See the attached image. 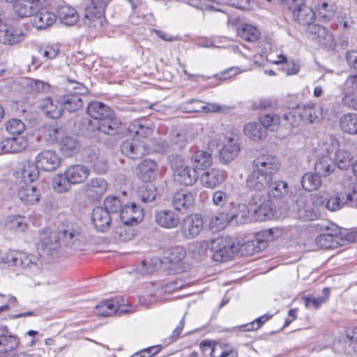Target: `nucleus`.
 <instances>
[{"label":"nucleus","mask_w":357,"mask_h":357,"mask_svg":"<svg viewBox=\"0 0 357 357\" xmlns=\"http://www.w3.org/2000/svg\"><path fill=\"white\" fill-rule=\"evenodd\" d=\"M236 239L220 236L211 240L210 252L215 261L223 262L231 259L237 253Z\"/></svg>","instance_id":"obj_4"},{"label":"nucleus","mask_w":357,"mask_h":357,"mask_svg":"<svg viewBox=\"0 0 357 357\" xmlns=\"http://www.w3.org/2000/svg\"><path fill=\"white\" fill-rule=\"evenodd\" d=\"M231 222L235 220L238 224L245 223L249 218V211L245 204H238L229 212Z\"/></svg>","instance_id":"obj_52"},{"label":"nucleus","mask_w":357,"mask_h":357,"mask_svg":"<svg viewBox=\"0 0 357 357\" xmlns=\"http://www.w3.org/2000/svg\"><path fill=\"white\" fill-rule=\"evenodd\" d=\"M107 182L102 178H91L85 185L86 195L94 199H99L107 191Z\"/></svg>","instance_id":"obj_25"},{"label":"nucleus","mask_w":357,"mask_h":357,"mask_svg":"<svg viewBox=\"0 0 357 357\" xmlns=\"http://www.w3.org/2000/svg\"><path fill=\"white\" fill-rule=\"evenodd\" d=\"M6 130L10 135L21 137V134L25 130V124L18 119H12L7 122Z\"/></svg>","instance_id":"obj_58"},{"label":"nucleus","mask_w":357,"mask_h":357,"mask_svg":"<svg viewBox=\"0 0 357 357\" xmlns=\"http://www.w3.org/2000/svg\"><path fill=\"white\" fill-rule=\"evenodd\" d=\"M211 241H195L190 245V251L199 256L207 255L210 251Z\"/></svg>","instance_id":"obj_61"},{"label":"nucleus","mask_w":357,"mask_h":357,"mask_svg":"<svg viewBox=\"0 0 357 357\" xmlns=\"http://www.w3.org/2000/svg\"><path fill=\"white\" fill-rule=\"evenodd\" d=\"M237 31L242 39L249 42L257 41L260 36V32L257 28L249 24H243L238 28Z\"/></svg>","instance_id":"obj_46"},{"label":"nucleus","mask_w":357,"mask_h":357,"mask_svg":"<svg viewBox=\"0 0 357 357\" xmlns=\"http://www.w3.org/2000/svg\"><path fill=\"white\" fill-rule=\"evenodd\" d=\"M128 311L125 306L120 303L119 298H112L97 305L95 312L98 315L108 317L113 314L121 316Z\"/></svg>","instance_id":"obj_18"},{"label":"nucleus","mask_w":357,"mask_h":357,"mask_svg":"<svg viewBox=\"0 0 357 357\" xmlns=\"http://www.w3.org/2000/svg\"><path fill=\"white\" fill-rule=\"evenodd\" d=\"M231 222L229 213L220 212L211 218L210 229L213 232L223 229Z\"/></svg>","instance_id":"obj_48"},{"label":"nucleus","mask_w":357,"mask_h":357,"mask_svg":"<svg viewBox=\"0 0 357 357\" xmlns=\"http://www.w3.org/2000/svg\"><path fill=\"white\" fill-rule=\"evenodd\" d=\"M22 183L21 185L32 184V183L38 177L39 171L36 165L28 163L20 170Z\"/></svg>","instance_id":"obj_47"},{"label":"nucleus","mask_w":357,"mask_h":357,"mask_svg":"<svg viewBox=\"0 0 357 357\" xmlns=\"http://www.w3.org/2000/svg\"><path fill=\"white\" fill-rule=\"evenodd\" d=\"M169 162L176 182L185 186H191L196 183L199 177L198 172L192 166L185 165L181 156L171 155L169 156Z\"/></svg>","instance_id":"obj_3"},{"label":"nucleus","mask_w":357,"mask_h":357,"mask_svg":"<svg viewBox=\"0 0 357 357\" xmlns=\"http://www.w3.org/2000/svg\"><path fill=\"white\" fill-rule=\"evenodd\" d=\"M121 151L128 158L137 160L149 153V147L144 141L130 139L121 143Z\"/></svg>","instance_id":"obj_10"},{"label":"nucleus","mask_w":357,"mask_h":357,"mask_svg":"<svg viewBox=\"0 0 357 357\" xmlns=\"http://www.w3.org/2000/svg\"><path fill=\"white\" fill-rule=\"evenodd\" d=\"M343 93L342 102L344 105L354 103L352 100L357 98V74L347 77L343 85Z\"/></svg>","instance_id":"obj_38"},{"label":"nucleus","mask_w":357,"mask_h":357,"mask_svg":"<svg viewBox=\"0 0 357 357\" xmlns=\"http://www.w3.org/2000/svg\"><path fill=\"white\" fill-rule=\"evenodd\" d=\"M193 204V195L186 190L176 191L172 197V206L176 211L181 213H185Z\"/></svg>","instance_id":"obj_20"},{"label":"nucleus","mask_w":357,"mask_h":357,"mask_svg":"<svg viewBox=\"0 0 357 357\" xmlns=\"http://www.w3.org/2000/svg\"><path fill=\"white\" fill-rule=\"evenodd\" d=\"M143 209L137 206L136 204L125 205L120 212V218L125 225L137 224L142 220Z\"/></svg>","instance_id":"obj_24"},{"label":"nucleus","mask_w":357,"mask_h":357,"mask_svg":"<svg viewBox=\"0 0 357 357\" xmlns=\"http://www.w3.org/2000/svg\"><path fill=\"white\" fill-rule=\"evenodd\" d=\"M26 34L22 29L14 28L7 24H0V43L15 45L23 41Z\"/></svg>","instance_id":"obj_14"},{"label":"nucleus","mask_w":357,"mask_h":357,"mask_svg":"<svg viewBox=\"0 0 357 357\" xmlns=\"http://www.w3.org/2000/svg\"><path fill=\"white\" fill-rule=\"evenodd\" d=\"M90 169L83 165L69 166L65 171V175L72 184L83 183L89 176Z\"/></svg>","instance_id":"obj_29"},{"label":"nucleus","mask_w":357,"mask_h":357,"mask_svg":"<svg viewBox=\"0 0 357 357\" xmlns=\"http://www.w3.org/2000/svg\"><path fill=\"white\" fill-rule=\"evenodd\" d=\"M33 257L15 250H0V266H8L22 271L26 275L36 274L39 268L32 261Z\"/></svg>","instance_id":"obj_2"},{"label":"nucleus","mask_w":357,"mask_h":357,"mask_svg":"<svg viewBox=\"0 0 357 357\" xmlns=\"http://www.w3.org/2000/svg\"><path fill=\"white\" fill-rule=\"evenodd\" d=\"M20 344L19 338L13 335L6 334L0 337V353L4 354L15 349Z\"/></svg>","instance_id":"obj_51"},{"label":"nucleus","mask_w":357,"mask_h":357,"mask_svg":"<svg viewBox=\"0 0 357 357\" xmlns=\"http://www.w3.org/2000/svg\"><path fill=\"white\" fill-rule=\"evenodd\" d=\"M334 13V6L328 5L326 2H323L321 5L317 6L316 12L314 11V20L317 18L327 22L333 17Z\"/></svg>","instance_id":"obj_50"},{"label":"nucleus","mask_w":357,"mask_h":357,"mask_svg":"<svg viewBox=\"0 0 357 357\" xmlns=\"http://www.w3.org/2000/svg\"><path fill=\"white\" fill-rule=\"evenodd\" d=\"M35 15L33 24L38 30L45 29L52 26L56 20V15L47 10H42Z\"/></svg>","instance_id":"obj_41"},{"label":"nucleus","mask_w":357,"mask_h":357,"mask_svg":"<svg viewBox=\"0 0 357 357\" xmlns=\"http://www.w3.org/2000/svg\"><path fill=\"white\" fill-rule=\"evenodd\" d=\"M5 226L14 232H24L28 228V223L24 216L10 215L6 219Z\"/></svg>","instance_id":"obj_45"},{"label":"nucleus","mask_w":357,"mask_h":357,"mask_svg":"<svg viewBox=\"0 0 357 357\" xmlns=\"http://www.w3.org/2000/svg\"><path fill=\"white\" fill-rule=\"evenodd\" d=\"M169 139L172 150L183 149L187 144L186 137L183 134L172 132L169 136Z\"/></svg>","instance_id":"obj_63"},{"label":"nucleus","mask_w":357,"mask_h":357,"mask_svg":"<svg viewBox=\"0 0 357 357\" xmlns=\"http://www.w3.org/2000/svg\"><path fill=\"white\" fill-rule=\"evenodd\" d=\"M204 227L201 215L192 214L186 217L181 225V233L184 238L190 240L197 237Z\"/></svg>","instance_id":"obj_11"},{"label":"nucleus","mask_w":357,"mask_h":357,"mask_svg":"<svg viewBox=\"0 0 357 357\" xmlns=\"http://www.w3.org/2000/svg\"><path fill=\"white\" fill-rule=\"evenodd\" d=\"M138 195L144 203L153 202L157 195L156 189L152 185H146L139 188Z\"/></svg>","instance_id":"obj_57"},{"label":"nucleus","mask_w":357,"mask_h":357,"mask_svg":"<svg viewBox=\"0 0 357 357\" xmlns=\"http://www.w3.org/2000/svg\"><path fill=\"white\" fill-rule=\"evenodd\" d=\"M71 185L72 183L66 178L65 173L63 175L58 174L53 178V188L56 192L59 193L67 192L70 188Z\"/></svg>","instance_id":"obj_59"},{"label":"nucleus","mask_w":357,"mask_h":357,"mask_svg":"<svg viewBox=\"0 0 357 357\" xmlns=\"http://www.w3.org/2000/svg\"><path fill=\"white\" fill-rule=\"evenodd\" d=\"M39 53L47 59H53L56 58L59 52V48L57 45H46L40 47Z\"/></svg>","instance_id":"obj_64"},{"label":"nucleus","mask_w":357,"mask_h":357,"mask_svg":"<svg viewBox=\"0 0 357 357\" xmlns=\"http://www.w3.org/2000/svg\"><path fill=\"white\" fill-rule=\"evenodd\" d=\"M39 107L43 112L51 119H59L63 114V107L56 102V100L54 101L50 97L41 100Z\"/></svg>","instance_id":"obj_36"},{"label":"nucleus","mask_w":357,"mask_h":357,"mask_svg":"<svg viewBox=\"0 0 357 357\" xmlns=\"http://www.w3.org/2000/svg\"><path fill=\"white\" fill-rule=\"evenodd\" d=\"M340 129L350 135H357V114L348 113L340 119Z\"/></svg>","instance_id":"obj_44"},{"label":"nucleus","mask_w":357,"mask_h":357,"mask_svg":"<svg viewBox=\"0 0 357 357\" xmlns=\"http://www.w3.org/2000/svg\"><path fill=\"white\" fill-rule=\"evenodd\" d=\"M282 235L281 229L278 228H271L262 230L256 235L255 241L262 250L268 246V241H273Z\"/></svg>","instance_id":"obj_39"},{"label":"nucleus","mask_w":357,"mask_h":357,"mask_svg":"<svg viewBox=\"0 0 357 357\" xmlns=\"http://www.w3.org/2000/svg\"><path fill=\"white\" fill-rule=\"evenodd\" d=\"M61 243L72 250H81L83 247L84 237L81 227L75 222H70L59 231Z\"/></svg>","instance_id":"obj_6"},{"label":"nucleus","mask_w":357,"mask_h":357,"mask_svg":"<svg viewBox=\"0 0 357 357\" xmlns=\"http://www.w3.org/2000/svg\"><path fill=\"white\" fill-rule=\"evenodd\" d=\"M40 243L45 250L48 251L56 250L62 245L59 231L43 232L40 235Z\"/></svg>","instance_id":"obj_40"},{"label":"nucleus","mask_w":357,"mask_h":357,"mask_svg":"<svg viewBox=\"0 0 357 357\" xmlns=\"http://www.w3.org/2000/svg\"><path fill=\"white\" fill-rule=\"evenodd\" d=\"M19 198L25 204H34L39 201V190L33 184L21 185L18 191Z\"/></svg>","instance_id":"obj_35"},{"label":"nucleus","mask_w":357,"mask_h":357,"mask_svg":"<svg viewBox=\"0 0 357 357\" xmlns=\"http://www.w3.org/2000/svg\"><path fill=\"white\" fill-rule=\"evenodd\" d=\"M353 159L352 154L345 149H340L335 153V162L338 168L347 169Z\"/></svg>","instance_id":"obj_54"},{"label":"nucleus","mask_w":357,"mask_h":357,"mask_svg":"<svg viewBox=\"0 0 357 357\" xmlns=\"http://www.w3.org/2000/svg\"><path fill=\"white\" fill-rule=\"evenodd\" d=\"M227 176V172L219 168H212L205 171L199 176L201 185L207 188L213 189L222 183Z\"/></svg>","instance_id":"obj_13"},{"label":"nucleus","mask_w":357,"mask_h":357,"mask_svg":"<svg viewBox=\"0 0 357 357\" xmlns=\"http://www.w3.org/2000/svg\"><path fill=\"white\" fill-rule=\"evenodd\" d=\"M240 151L237 139L225 138L222 146L218 151L219 160L222 164H227L232 161Z\"/></svg>","instance_id":"obj_19"},{"label":"nucleus","mask_w":357,"mask_h":357,"mask_svg":"<svg viewBox=\"0 0 357 357\" xmlns=\"http://www.w3.org/2000/svg\"><path fill=\"white\" fill-rule=\"evenodd\" d=\"M269 318L270 317H266V315L261 316L250 323L234 327L232 331H252L257 330L266 322Z\"/></svg>","instance_id":"obj_56"},{"label":"nucleus","mask_w":357,"mask_h":357,"mask_svg":"<svg viewBox=\"0 0 357 357\" xmlns=\"http://www.w3.org/2000/svg\"><path fill=\"white\" fill-rule=\"evenodd\" d=\"M267 188L271 197L282 198L288 192V185L283 181H272Z\"/></svg>","instance_id":"obj_49"},{"label":"nucleus","mask_w":357,"mask_h":357,"mask_svg":"<svg viewBox=\"0 0 357 357\" xmlns=\"http://www.w3.org/2000/svg\"><path fill=\"white\" fill-rule=\"evenodd\" d=\"M316 245L321 249H335L344 246L346 243L357 242V230L351 231L344 234V236L337 238L327 236L323 234L317 235L314 240Z\"/></svg>","instance_id":"obj_8"},{"label":"nucleus","mask_w":357,"mask_h":357,"mask_svg":"<svg viewBox=\"0 0 357 357\" xmlns=\"http://www.w3.org/2000/svg\"><path fill=\"white\" fill-rule=\"evenodd\" d=\"M153 123L148 119H140L133 121L129 126L130 132L142 137L150 136L153 130Z\"/></svg>","instance_id":"obj_33"},{"label":"nucleus","mask_w":357,"mask_h":357,"mask_svg":"<svg viewBox=\"0 0 357 357\" xmlns=\"http://www.w3.org/2000/svg\"><path fill=\"white\" fill-rule=\"evenodd\" d=\"M347 206L345 195L336 193L331 197L326 192L319 193L314 195V206L319 210L328 209L331 211H336Z\"/></svg>","instance_id":"obj_7"},{"label":"nucleus","mask_w":357,"mask_h":357,"mask_svg":"<svg viewBox=\"0 0 357 357\" xmlns=\"http://www.w3.org/2000/svg\"><path fill=\"white\" fill-rule=\"evenodd\" d=\"M192 167L198 170H205L212 165L211 153L205 151H197L190 158Z\"/></svg>","instance_id":"obj_37"},{"label":"nucleus","mask_w":357,"mask_h":357,"mask_svg":"<svg viewBox=\"0 0 357 357\" xmlns=\"http://www.w3.org/2000/svg\"><path fill=\"white\" fill-rule=\"evenodd\" d=\"M167 259L170 264H177L182 261L186 257V250L181 245H176L168 250Z\"/></svg>","instance_id":"obj_55"},{"label":"nucleus","mask_w":357,"mask_h":357,"mask_svg":"<svg viewBox=\"0 0 357 357\" xmlns=\"http://www.w3.org/2000/svg\"><path fill=\"white\" fill-rule=\"evenodd\" d=\"M314 42L324 48L333 49L335 47L333 35L320 25L314 24Z\"/></svg>","instance_id":"obj_32"},{"label":"nucleus","mask_w":357,"mask_h":357,"mask_svg":"<svg viewBox=\"0 0 357 357\" xmlns=\"http://www.w3.org/2000/svg\"><path fill=\"white\" fill-rule=\"evenodd\" d=\"M56 102L69 112L78 110L83 105V100L79 93L66 91L64 94L57 95Z\"/></svg>","instance_id":"obj_16"},{"label":"nucleus","mask_w":357,"mask_h":357,"mask_svg":"<svg viewBox=\"0 0 357 357\" xmlns=\"http://www.w3.org/2000/svg\"><path fill=\"white\" fill-rule=\"evenodd\" d=\"M59 147L64 156L72 157L79 151L81 144L77 137L65 135L59 141Z\"/></svg>","instance_id":"obj_28"},{"label":"nucleus","mask_w":357,"mask_h":357,"mask_svg":"<svg viewBox=\"0 0 357 357\" xmlns=\"http://www.w3.org/2000/svg\"><path fill=\"white\" fill-rule=\"evenodd\" d=\"M253 167L273 180L279 171L280 163L278 159L270 154H261L253 162Z\"/></svg>","instance_id":"obj_9"},{"label":"nucleus","mask_w":357,"mask_h":357,"mask_svg":"<svg viewBox=\"0 0 357 357\" xmlns=\"http://www.w3.org/2000/svg\"><path fill=\"white\" fill-rule=\"evenodd\" d=\"M35 162L38 169L50 172L56 169L59 167L61 158L56 151L45 150L38 154Z\"/></svg>","instance_id":"obj_12"},{"label":"nucleus","mask_w":357,"mask_h":357,"mask_svg":"<svg viewBox=\"0 0 357 357\" xmlns=\"http://www.w3.org/2000/svg\"><path fill=\"white\" fill-rule=\"evenodd\" d=\"M266 130H275L280 125V116L278 114H266L260 119Z\"/></svg>","instance_id":"obj_60"},{"label":"nucleus","mask_w":357,"mask_h":357,"mask_svg":"<svg viewBox=\"0 0 357 357\" xmlns=\"http://www.w3.org/2000/svg\"><path fill=\"white\" fill-rule=\"evenodd\" d=\"M244 132L250 139L257 141L265 138L267 135L266 128L261 122L249 123L245 126Z\"/></svg>","instance_id":"obj_43"},{"label":"nucleus","mask_w":357,"mask_h":357,"mask_svg":"<svg viewBox=\"0 0 357 357\" xmlns=\"http://www.w3.org/2000/svg\"><path fill=\"white\" fill-rule=\"evenodd\" d=\"M96 128L109 135L122 133L124 129L121 121L114 116L113 112L109 118L105 119L102 121H98Z\"/></svg>","instance_id":"obj_23"},{"label":"nucleus","mask_w":357,"mask_h":357,"mask_svg":"<svg viewBox=\"0 0 357 357\" xmlns=\"http://www.w3.org/2000/svg\"><path fill=\"white\" fill-rule=\"evenodd\" d=\"M104 208H105L108 213H116L119 211L121 212L122 208V204L118 197H108L105 199Z\"/></svg>","instance_id":"obj_62"},{"label":"nucleus","mask_w":357,"mask_h":357,"mask_svg":"<svg viewBox=\"0 0 357 357\" xmlns=\"http://www.w3.org/2000/svg\"><path fill=\"white\" fill-rule=\"evenodd\" d=\"M273 180L253 167L252 172L246 179L247 187L255 191L261 192L266 190Z\"/></svg>","instance_id":"obj_21"},{"label":"nucleus","mask_w":357,"mask_h":357,"mask_svg":"<svg viewBox=\"0 0 357 357\" xmlns=\"http://www.w3.org/2000/svg\"><path fill=\"white\" fill-rule=\"evenodd\" d=\"M3 153H17L26 149L28 141L24 137H8L2 140Z\"/></svg>","instance_id":"obj_34"},{"label":"nucleus","mask_w":357,"mask_h":357,"mask_svg":"<svg viewBox=\"0 0 357 357\" xmlns=\"http://www.w3.org/2000/svg\"><path fill=\"white\" fill-rule=\"evenodd\" d=\"M155 220L158 225L167 229L177 228L181 222L178 213L171 209L155 211Z\"/></svg>","instance_id":"obj_17"},{"label":"nucleus","mask_w":357,"mask_h":357,"mask_svg":"<svg viewBox=\"0 0 357 357\" xmlns=\"http://www.w3.org/2000/svg\"><path fill=\"white\" fill-rule=\"evenodd\" d=\"M314 233L317 235H324L334 238L337 236H344L342 233V229L336 224L331 222L328 220H317L316 223H314Z\"/></svg>","instance_id":"obj_26"},{"label":"nucleus","mask_w":357,"mask_h":357,"mask_svg":"<svg viewBox=\"0 0 357 357\" xmlns=\"http://www.w3.org/2000/svg\"><path fill=\"white\" fill-rule=\"evenodd\" d=\"M107 3L108 0H91L85 8L84 24L96 29H100L105 21V8Z\"/></svg>","instance_id":"obj_5"},{"label":"nucleus","mask_w":357,"mask_h":357,"mask_svg":"<svg viewBox=\"0 0 357 357\" xmlns=\"http://www.w3.org/2000/svg\"><path fill=\"white\" fill-rule=\"evenodd\" d=\"M56 18L67 26L75 25L79 20L77 11L72 6L66 3L58 5L56 9Z\"/></svg>","instance_id":"obj_22"},{"label":"nucleus","mask_w":357,"mask_h":357,"mask_svg":"<svg viewBox=\"0 0 357 357\" xmlns=\"http://www.w3.org/2000/svg\"><path fill=\"white\" fill-rule=\"evenodd\" d=\"M40 0H17L13 5L15 13L20 17H28L36 14L40 9Z\"/></svg>","instance_id":"obj_15"},{"label":"nucleus","mask_w":357,"mask_h":357,"mask_svg":"<svg viewBox=\"0 0 357 357\" xmlns=\"http://www.w3.org/2000/svg\"><path fill=\"white\" fill-rule=\"evenodd\" d=\"M294 19L300 24L310 29L312 22V10L304 4L293 11Z\"/></svg>","instance_id":"obj_42"},{"label":"nucleus","mask_w":357,"mask_h":357,"mask_svg":"<svg viewBox=\"0 0 357 357\" xmlns=\"http://www.w3.org/2000/svg\"><path fill=\"white\" fill-rule=\"evenodd\" d=\"M137 174L138 177L144 182H151L155 179L158 174V165L152 160H144L138 165Z\"/></svg>","instance_id":"obj_27"},{"label":"nucleus","mask_w":357,"mask_h":357,"mask_svg":"<svg viewBox=\"0 0 357 357\" xmlns=\"http://www.w3.org/2000/svg\"><path fill=\"white\" fill-rule=\"evenodd\" d=\"M337 144L335 137L324 135L318 142L317 160L314 166V189L321 185V176H327L334 170V162L328 156Z\"/></svg>","instance_id":"obj_1"},{"label":"nucleus","mask_w":357,"mask_h":357,"mask_svg":"<svg viewBox=\"0 0 357 357\" xmlns=\"http://www.w3.org/2000/svg\"><path fill=\"white\" fill-rule=\"evenodd\" d=\"M92 221L98 231L104 232L109 229L111 216L103 207H96L92 211Z\"/></svg>","instance_id":"obj_31"},{"label":"nucleus","mask_w":357,"mask_h":357,"mask_svg":"<svg viewBox=\"0 0 357 357\" xmlns=\"http://www.w3.org/2000/svg\"><path fill=\"white\" fill-rule=\"evenodd\" d=\"M236 246L238 247V250L236 255H239L240 256L252 255L262 250L259 248V246L255 240L248 241L242 243H240V241H238L236 243Z\"/></svg>","instance_id":"obj_53"},{"label":"nucleus","mask_w":357,"mask_h":357,"mask_svg":"<svg viewBox=\"0 0 357 357\" xmlns=\"http://www.w3.org/2000/svg\"><path fill=\"white\" fill-rule=\"evenodd\" d=\"M112 110L101 102L93 101L88 104L86 113L96 121H102L112 116ZM98 122H96L97 123Z\"/></svg>","instance_id":"obj_30"}]
</instances>
